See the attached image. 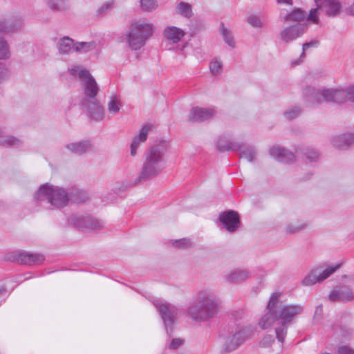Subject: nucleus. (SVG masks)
<instances>
[{
	"mask_svg": "<svg viewBox=\"0 0 354 354\" xmlns=\"http://www.w3.org/2000/svg\"><path fill=\"white\" fill-rule=\"evenodd\" d=\"M281 294L273 292L268 302V313L259 322L260 327L266 329L274 326L276 338L281 344L287 335L288 327L297 315L301 314L304 306L299 304L282 305L279 301Z\"/></svg>",
	"mask_w": 354,
	"mask_h": 354,
	"instance_id": "1",
	"label": "nucleus"
},
{
	"mask_svg": "<svg viewBox=\"0 0 354 354\" xmlns=\"http://www.w3.org/2000/svg\"><path fill=\"white\" fill-rule=\"evenodd\" d=\"M219 308L216 295L213 292L203 290L196 293L187 312L195 322H207L217 315Z\"/></svg>",
	"mask_w": 354,
	"mask_h": 354,
	"instance_id": "2",
	"label": "nucleus"
},
{
	"mask_svg": "<svg viewBox=\"0 0 354 354\" xmlns=\"http://www.w3.org/2000/svg\"><path fill=\"white\" fill-rule=\"evenodd\" d=\"M166 142L153 145L145 153L141 171L137 182L145 181L158 176L165 167Z\"/></svg>",
	"mask_w": 354,
	"mask_h": 354,
	"instance_id": "3",
	"label": "nucleus"
},
{
	"mask_svg": "<svg viewBox=\"0 0 354 354\" xmlns=\"http://www.w3.org/2000/svg\"><path fill=\"white\" fill-rule=\"evenodd\" d=\"M34 200L43 208L47 209L50 206L62 208L68 205L69 196L67 189L46 183L35 192Z\"/></svg>",
	"mask_w": 354,
	"mask_h": 354,
	"instance_id": "4",
	"label": "nucleus"
},
{
	"mask_svg": "<svg viewBox=\"0 0 354 354\" xmlns=\"http://www.w3.org/2000/svg\"><path fill=\"white\" fill-rule=\"evenodd\" d=\"M304 96L310 106H314L325 102L342 103L349 99V90L344 88L316 89L306 87L304 90Z\"/></svg>",
	"mask_w": 354,
	"mask_h": 354,
	"instance_id": "5",
	"label": "nucleus"
},
{
	"mask_svg": "<svg viewBox=\"0 0 354 354\" xmlns=\"http://www.w3.org/2000/svg\"><path fill=\"white\" fill-rule=\"evenodd\" d=\"M152 27L148 24H132L126 35L128 46L133 50L140 49L145 45L146 41L152 35Z\"/></svg>",
	"mask_w": 354,
	"mask_h": 354,
	"instance_id": "6",
	"label": "nucleus"
},
{
	"mask_svg": "<svg viewBox=\"0 0 354 354\" xmlns=\"http://www.w3.org/2000/svg\"><path fill=\"white\" fill-rule=\"evenodd\" d=\"M70 71L72 75L77 76L81 81V88L83 94L82 101L97 100L96 97L99 93L100 88L89 71L81 68L78 66H73Z\"/></svg>",
	"mask_w": 354,
	"mask_h": 354,
	"instance_id": "7",
	"label": "nucleus"
},
{
	"mask_svg": "<svg viewBox=\"0 0 354 354\" xmlns=\"http://www.w3.org/2000/svg\"><path fill=\"white\" fill-rule=\"evenodd\" d=\"M248 335L239 324L232 322L227 329V337L223 346L226 352L236 350L246 339Z\"/></svg>",
	"mask_w": 354,
	"mask_h": 354,
	"instance_id": "8",
	"label": "nucleus"
},
{
	"mask_svg": "<svg viewBox=\"0 0 354 354\" xmlns=\"http://www.w3.org/2000/svg\"><path fill=\"white\" fill-rule=\"evenodd\" d=\"M340 265L335 266H328L324 269L323 266L313 268L310 272L302 280L304 286H312L317 282H321L327 279L330 274L335 272Z\"/></svg>",
	"mask_w": 354,
	"mask_h": 354,
	"instance_id": "9",
	"label": "nucleus"
},
{
	"mask_svg": "<svg viewBox=\"0 0 354 354\" xmlns=\"http://www.w3.org/2000/svg\"><path fill=\"white\" fill-rule=\"evenodd\" d=\"M154 305L158 308V312L163 320L167 333L171 332L172 326L178 315V309L167 303H161L159 301H154Z\"/></svg>",
	"mask_w": 354,
	"mask_h": 354,
	"instance_id": "10",
	"label": "nucleus"
},
{
	"mask_svg": "<svg viewBox=\"0 0 354 354\" xmlns=\"http://www.w3.org/2000/svg\"><path fill=\"white\" fill-rule=\"evenodd\" d=\"M308 29V25L297 23L285 27L279 33L281 41L286 44L292 42L301 37Z\"/></svg>",
	"mask_w": 354,
	"mask_h": 354,
	"instance_id": "11",
	"label": "nucleus"
},
{
	"mask_svg": "<svg viewBox=\"0 0 354 354\" xmlns=\"http://www.w3.org/2000/svg\"><path fill=\"white\" fill-rule=\"evenodd\" d=\"M71 224L82 230L97 231L101 228L99 221L89 216L73 215L69 218Z\"/></svg>",
	"mask_w": 354,
	"mask_h": 354,
	"instance_id": "12",
	"label": "nucleus"
},
{
	"mask_svg": "<svg viewBox=\"0 0 354 354\" xmlns=\"http://www.w3.org/2000/svg\"><path fill=\"white\" fill-rule=\"evenodd\" d=\"M71 224L82 230L97 231L101 228L99 221L89 216L73 215L69 218Z\"/></svg>",
	"mask_w": 354,
	"mask_h": 354,
	"instance_id": "13",
	"label": "nucleus"
},
{
	"mask_svg": "<svg viewBox=\"0 0 354 354\" xmlns=\"http://www.w3.org/2000/svg\"><path fill=\"white\" fill-rule=\"evenodd\" d=\"M80 104L87 115L95 121L102 120L104 117V109L97 100L81 101Z\"/></svg>",
	"mask_w": 354,
	"mask_h": 354,
	"instance_id": "14",
	"label": "nucleus"
},
{
	"mask_svg": "<svg viewBox=\"0 0 354 354\" xmlns=\"http://www.w3.org/2000/svg\"><path fill=\"white\" fill-rule=\"evenodd\" d=\"M219 220L229 232H235L240 225L239 215L233 210L222 212L219 216Z\"/></svg>",
	"mask_w": 354,
	"mask_h": 354,
	"instance_id": "15",
	"label": "nucleus"
},
{
	"mask_svg": "<svg viewBox=\"0 0 354 354\" xmlns=\"http://www.w3.org/2000/svg\"><path fill=\"white\" fill-rule=\"evenodd\" d=\"M216 113L213 108H201L196 106L192 109L189 114V120L192 122H202L211 118Z\"/></svg>",
	"mask_w": 354,
	"mask_h": 354,
	"instance_id": "16",
	"label": "nucleus"
},
{
	"mask_svg": "<svg viewBox=\"0 0 354 354\" xmlns=\"http://www.w3.org/2000/svg\"><path fill=\"white\" fill-rule=\"evenodd\" d=\"M269 153L277 161L286 164L290 163L295 159V156L293 153L281 147H272L270 149Z\"/></svg>",
	"mask_w": 354,
	"mask_h": 354,
	"instance_id": "17",
	"label": "nucleus"
},
{
	"mask_svg": "<svg viewBox=\"0 0 354 354\" xmlns=\"http://www.w3.org/2000/svg\"><path fill=\"white\" fill-rule=\"evenodd\" d=\"M152 127V125L146 124L142 126L140 130L138 136L135 137L131 144V155L134 156L136 155L137 149L139 148L141 142H145L147 139V136Z\"/></svg>",
	"mask_w": 354,
	"mask_h": 354,
	"instance_id": "18",
	"label": "nucleus"
},
{
	"mask_svg": "<svg viewBox=\"0 0 354 354\" xmlns=\"http://www.w3.org/2000/svg\"><path fill=\"white\" fill-rule=\"evenodd\" d=\"M318 7L327 16L335 17L339 13L341 4L337 0H324Z\"/></svg>",
	"mask_w": 354,
	"mask_h": 354,
	"instance_id": "19",
	"label": "nucleus"
},
{
	"mask_svg": "<svg viewBox=\"0 0 354 354\" xmlns=\"http://www.w3.org/2000/svg\"><path fill=\"white\" fill-rule=\"evenodd\" d=\"M23 21L19 17L0 19V32L9 33L17 30L21 27Z\"/></svg>",
	"mask_w": 354,
	"mask_h": 354,
	"instance_id": "20",
	"label": "nucleus"
},
{
	"mask_svg": "<svg viewBox=\"0 0 354 354\" xmlns=\"http://www.w3.org/2000/svg\"><path fill=\"white\" fill-rule=\"evenodd\" d=\"M44 257L41 254L29 253L26 252H19L17 254V261L23 264L36 265L42 263Z\"/></svg>",
	"mask_w": 354,
	"mask_h": 354,
	"instance_id": "21",
	"label": "nucleus"
},
{
	"mask_svg": "<svg viewBox=\"0 0 354 354\" xmlns=\"http://www.w3.org/2000/svg\"><path fill=\"white\" fill-rule=\"evenodd\" d=\"M216 148L220 152L239 151L241 145L238 142H232L226 136H220L216 142Z\"/></svg>",
	"mask_w": 354,
	"mask_h": 354,
	"instance_id": "22",
	"label": "nucleus"
},
{
	"mask_svg": "<svg viewBox=\"0 0 354 354\" xmlns=\"http://www.w3.org/2000/svg\"><path fill=\"white\" fill-rule=\"evenodd\" d=\"M163 35L167 40L176 44L184 37L185 32L180 28L171 26L165 28Z\"/></svg>",
	"mask_w": 354,
	"mask_h": 354,
	"instance_id": "23",
	"label": "nucleus"
},
{
	"mask_svg": "<svg viewBox=\"0 0 354 354\" xmlns=\"http://www.w3.org/2000/svg\"><path fill=\"white\" fill-rule=\"evenodd\" d=\"M354 142V134H343L335 136L332 140L333 145L339 149H347Z\"/></svg>",
	"mask_w": 354,
	"mask_h": 354,
	"instance_id": "24",
	"label": "nucleus"
},
{
	"mask_svg": "<svg viewBox=\"0 0 354 354\" xmlns=\"http://www.w3.org/2000/svg\"><path fill=\"white\" fill-rule=\"evenodd\" d=\"M66 147L73 153L82 155L91 150V144L89 140H82L69 143L66 145Z\"/></svg>",
	"mask_w": 354,
	"mask_h": 354,
	"instance_id": "25",
	"label": "nucleus"
},
{
	"mask_svg": "<svg viewBox=\"0 0 354 354\" xmlns=\"http://www.w3.org/2000/svg\"><path fill=\"white\" fill-rule=\"evenodd\" d=\"M69 201L74 203H84L89 198L86 191L73 187L67 189Z\"/></svg>",
	"mask_w": 354,
	"mask_h": 354,
	"instance_id": "26",
	"label": "nucleus"
},
{
	"mask_svg": "<svg viewBox=\"0 0 354 354\" xmlns=\"http://www.w3.org/2000/svg\"><path fill=\"white\" fill-rule=\"evenodd\" d=\"M74 40L69 37H64L58 41L57 47L60 54L66 55L75 52Z\"/></svg>",
	"mask_w": 354,
	"mask_h": 354,
	"instance_id": "27",
	"label": "nucleus"
},
{
	"mask_svg": "<svg viewBox=\"0 0 354 354\" xmlns=\"http://www.w3.org/2000/svg\"><path fill=\"white\" fill-rule=\"evenodd\" d=\"M250 276L248 270L236 269L225 276V279L229 283H240L247 279Z\"/></svg>",
	"mask_w": 354,
	"mask_h": 354,
	"instance_id": "28",
	"label": "nucleus"
},
{
	"mask_svg": "<svg viewBox=\"0 0 354 354\" xmlns=\"http://www.w3.org/2000/svg\"><path fill=\"white\" fill-rule=\"evenodd\" d=\"M306 13L304 10L301 8H295L290 13H288L284 16L285 21H292L300 23L301 21L306 19Z\"/></svg>",
	"mask_w": 354,
	"mask_h": 354,
	"instance_id": "29",
	"label": "nucleus"
},
{
	"mask_svg": "<svg viewBox=\"0 0 354 354\" xmlns=\"http://www.w3.org/2000/svg\"><path fill=\"white\" fill-rule=\"evenodd\" d=\"M23 143L22 140L15 136H5L0 130V145L6 147H19Z\"/></svg>",
	"mask_w": 354,
	"mask_h": 354,
	"instance_id": "30",
	"label": "nucleus"
},
{
	"mask_svg": "<svg viewBox=\"0 0 354 354\" xmlns=\"http://www.w3.org/2000/svg\"><path fill=\"white\" fill-rule=\"evenodd\" d=\"M296 153L298 156L299 153L303 154L310 162H316L319 158L318 152L309 148L300 149L299 151L297 150Z\"/></svg>",
	"mask_w": 354,
	"mask_h": 354,
	"instance_id": "31",
	"label": "nucleus"
},
{
	"mask_svg": "<svg viewBox=\"0 0 354 354\" xmlns=\"http://www.w3.org/2000/svg\"><path fill=\"white\" fill-rule=\"evenodd\" d=\"M176 12L182 16L190 18L192 16V6L185 2H180L176 6Z\"/></svg>",
	"mask_w": 354,
	"mask_h": 354,
	"instance_id": "32",
	"label": "nucleus"
},
{
	"mask_svg": "<svg viewBox=\"0 0 354 354\" xmlns=\"http://www.w3.org/2000/svg\"><path fill=\"white\" fill-rule=\"evenodd\" d=\"M338 290L340 295V301L348 302L354 300V294L349 287L339 286Z\"/></svg>",
	"mask_w": 354,
	"mask_h": 354,
	"instance_id": "33",
	"label": "nucleus"
},
{
	"mask_svg": "<svg viewBox=\"0 0 354 354\" xmlns=\"http://www.w3.org/2000/svg\"><path fill=\"white\" fill-rule=\"evenodd\" d=\"M95 48L94 41L89 42H76L75 44V52L76 53H87Z\"/></svg>",
	"mask_w": 354,
	"mask_h": 354,
	"instance_id": "34",
	"label": "nucleus"
},
{
	"mask_svg": "<svg viewBox=\"0 0 354 354\" xmlns=\"http://www.w3.org/2000/svg\"><path fill=\"white\" fill-rule=\"evenodd\" d=\"M221 32L225 42L228 44L230 47H235V42L234 41V37L230 30L226 28L224 26V24H222L221 26Z\"/></svg>",
	"mask_w": 354,
	"mask_h": 354,
	"instance_id": "35",
	"label": "nucleus"
},
{
	"mask_svg": "<svg viewBox=\"0 0 354 354\" xmlns=\"http://www.w3.org/2000/svg\"><path fill=\"white\" fill-rule=\"evenodd\" d=\"M46 3L55 11H62L66 8V0H46Z\"/></svg>",
	"mask_w": 354,
	"mask_h": 354,
	"instance_id": "36",
	"label": "nucleus"
},
{
	"mask_svg": "<svg viewBox=\"0 0 354 354\" xmlns=\"http://www.w3.org/2000/svg\"><path fill=\"white\" fill-rule=\"evenodd\" d=\"M10 56L9 46L5 39L0 38V59L8 58Z\"/></svg>",
	"mask_w": 354,
	"mask_h": 354,
	"instance_id": "37",
	"label": "nucleus"
},
{
	"mask_svg": "<svg viewBox=\"0 0 354 354\" xmlns=\"http://www.w3.org/2000/svg\"><path fill=\"white\" fill-rule=\"evenodd\" d=\"M256 151L254 147H248L244 149L241 153V157L245 158L249 162H252L254 160Z\"/></svg>",
	"mask_w": 354,
	"mask_h": 354,
	"instance_id": "38",
	"label": "nucleus"
},
{
	"mask_svg": "<svg viewBox=\"0 0 354 354\" xmlns=\"http://www.w3.org/2000/svg\"><path fill=\"white\" fill-rule=\"evenodd\" d=\"M174 245L177 248H189L192 246V242L190 239L183 238L179 240H176Z\"/></svg>",
	"mask_w": 354,
	"mask_h": 354,
	"instance_id": "39",
	"label": "nucleus"
},
{
	"mask_svg": "<svg viewBox=\"0 0 354 354\" xmlns=\"http://www.w3.org/2000/svg\"><path fill=\"white\" fill-rule=\"evenodd\" d=\"M319 10V7L312 8L309 12V14L306 17L307 21H311L315 24H318L319 23V18L317 14Z\"/></svg>",
	"mask_w": 354,
	"mask_h": 354,
	"instance_id": "40",
	"label": "nucleus"
},
{
	"mask_svg": "<svg viewBox=\"0 0 354 354\" xmlns=\"http://www.w3.org/2000/svg\"><path fill=\"white\" fill-rule=\"evenodd\" d=\"M301 113V109L299 106H295L284 112L285 118L288 120H292L297 118Z\"/></svg>",
	"mask_w": 354,
	"mask_h": 354,
	"instance_id": "41",
	"label": "nucleus"
},
{
	"mask_svg": "<svg viewBox=\"0 0 354 354\" xmlns=\"http://www.w3.org/2000/svg\"><path fill=\"white\" fill-rule=\"evenodd\" d=\"M247 21L254 28H261L263 26L261 17L257 15L249 16L247 19Z\"/></svg>",
	"mask_w": 354,
	"mask_h": 354,
	"instance_id": "42",
	"label": "nucleus"
},
{
	"mask_svg": "<svg viewBox=\"0 0 354 354\" xmlns=\"http://www.w3.org/2000/svg\"><path fill=\"white\" fill-rule=\"evenodd\" d=\"M141 7L144 10L151 11L156 8L155 0H140Z\"/></svg>",
	"mask_w": 354,
	"mask_h": 354,
	"instance_id": "43",
	"label": "nucleus"
},
{
	"mask_svg": "<svg viewBox=\"0 0 354 354\" xmlns=\"http://www.w3.org/2000/svg\"><path fill=\"white\" fill-rule=\"evenodd\" d=\"M245 313L243 310H240L238 311H234L231 313V321L229 322L228 324H230L232 322H235V320H237L239 319H241L243 317ZM229 328V325L227 326V329L224 328V330H226V334H223V335H225L226 337H227V329Z\"/></svg>",
	"mask_w": 354,
	"mask_h": 354,
	"instance_id": "44",
	"label": "nucleus"
},
{
	"mask_svg": "<svg viewBox=\"0 0 354 354\" xmlns=\"http://www.w3.org/2000/svg\"><path fill=\"white\" fill-rule=\"evenodd\" d=\"M222 62L217 59L211 62L209 64V69L211 72L214 74L219 73V71L222 68Z\"/></svg>",
	"mask_w": 354,
	"mask_h": 354,
	"instance_id": "45",
	"label": "nucleus"
},
{
	"mask_svg": "<svg viewBox=\"0 0 354 354\" xmlns=\"http://www.w3.org/2000/svg\"><path fill=\"white\" fill-rule=\"evenodd\" d=\"M9 77V71L6 65L0 62V83L7 80Z\"/></svg>",
	"mask_w": 354,
	"mask_h": 354,
	"instance_id": "46",
	"label": "nucleus"
},
{
	"mask_svg": "<svg viewBox=\"0 0 354 354\" xmlns=\"http://www.w3.org/2000/svg\"><path fill=\"white\" fill-rule=\"evenodd\" d=\"M274 339L271 335H267L260 342V345L263 347H269L274 342Z\"/></svg>",
	"mask_w": 354,
	"mask_h": 354,
	"instance_id": "47",
	"label": "nucleus"
},
{
	"mask_svg": "<svg viewBox=\"0 0 354 354\" xmlns=\"http://www.w3.org/2000/svg\"><path fill=\"white\" fill-rule=\"evenodd\" d=\"M319 44L318 41H311L309 42H306L302 45V53L301 54V57H305V51L310 47L317 46Z\"/></svg>",
	"mask_w": 354,
	"mask_h": 354,
	"instance_id": "48",
	"label": "nucleus"
},
{
	"mask_svg": "<svg viewBox=\"0 0 354 354\" xmlns=\"http://www.w3.org/2000/svg\"><path fill=\"white\" fill-rule=\"evenodd\" d=\"M121 105L116 96L112 95V113H118L120 111Z\"/></svg>",
	"mask_w": 354,
	"mask_h": 354,
	"instance_id": "49",
	"label": "nucleus"
},
{
	"mask_svg": "<svg viewBox=\"0 0 354 354\" xmlns=\"http://www.w3.org/2000/svg\"><path fill=\"white\" fill-rule=\"evenodd\" d=\"M328 299L331 301H340V295L338 288L335 289L330 292Z\"/></svg>",
	"mask_w": 354,
	"mask_h": 354,
	"instance_id": "50",
	"label": "nucleus"
},
{
	"mask_svg": "<svg viewBox=\"0 0 354 354\" xmlns=\"http://www.w3.org/2000/svg\"><path fill=\"white\" fill-rule=\"evenodd\" d=\"M306 225H299L297 226H293V225H288L286 227V232L288 233H295L297 232H299L301 230H303L305 227Z\"/></svg>",
	"mask_w": 354,
	"mask_h": 354,
	"instance_id": "51",
	"label": "nucleus"
},
{
	"mask_svg": "<svg viewBox=\"0 0 354 354\" xmlns=\"http://www.w3.org/2000/svg\"><path fill=\"white\" fill-rule=\"evenodd\" d=\"M183 343V339L176 338L173 339L169 344V348L171 349H177Z\"/></svg>",
	"mask_w": 354,
	"mask_h": 354,
	"instance_id": "52",
	"label": "nucleus"
},
{
	"mask_svg": "<svg viewBox=\"0 0 354 354\" xmlns=\"http://www.w3.org/2000/svg\"><path fill=\"white\" fill-rule=\"evenodd\" d=\"M337 354H354V350L346 346H343L338 348Z\"/></svg>",
	"mask_w": 354,
	"mask_h": 354,
	"instance_id": "53",
	"label": "nucleus"
},
{
	"mask_svg": "<svg viewBox=\"0 0 354 354\" xmlns=\"http://www.w3.org/2000/svg\"><path fill=\"white\" fill-rule=\"evenodd\" d=\"M110 4L109 3H104L100 8H99L97 10V13L98 15H102L104 12H107L109 9Z\"/></svg>",
	"mask_w": 354,
	"mask_h": 354,
	"instance_id": "54",
	"label": "nucleus"
},
{
	"mask_svg": "<svg viewBox=\"0 0 354 354\" xmlns=\"http://www.w3.org/2000/svg\"><path fill=\"white\" fill-rule=\"evenodd\" d=\"M349 90V100L354 102V85H351L348 87Z\"/></svg>",
	"mask_w": 354,
	"mask_h": 354,
	"instance_id": "55",
	"label": "nucleus"
},
{
	"mask_svg": "<svg viewBox=\"0 0 354 354\" xmlns=\"http://www.w3.org/2000/svg\"><path fill=\"white\" fill-rule=\"evenodd\" d=\"M347 14L351 16H354V3L346 9Z\"/></svg>",
	"mask_w": 354,
	"mask_h": 354,
	"instance_id": "56",
	"label": "nucleus"
},
{
	"mask_svg": "<svg viewBox=\"0 0 354 354\" xmlns=\"http://www.w3.org/2000/svg\"><path fill=\"white\" fill-rule=\"evenodd\" d=\"M304 57H299V59L292 61L291 63L292 66H296L301 64Z\"/></svg>",
	"mask_w": 354,
	"mask_h": 354,
	"instance_id": "57",
	"label": "nucleus"
},
{
	"mask_svg": "<svg viewBox=\"0 0 354 354\" xmlns=\"http://www.w3.org/2000/svg\"><path fill=\"white\" fill-rule=\"evenodd\" d=\"M292 0H277L278 3H290Z\"/></svg>",
	"mask_w": 354,
	"mask_h": 354,
	"instance_id": "58",
	"label": "nucleus"
},
{
	"mask_svg": "<svg viewBox=\"0 0 354 354\" xmlns=\"http://www.w3.org/2000/svg\"><path fill=\"white\" fill-rule=\"evenodd\" d=\"M128 187V185L127 184L123 185L121 187L119 188L120 190L124 191Z\"/></svg>",
	"mask_w": 354,
	"mask_h": 354,
	"instance_id": "59",
	"label": "nucleus"
},
{
	"mask_svg": "<svg viewBox=\"0 0 354 354\" xmlns=\"http://www.w3.org/2000/svg\"><path fill=\"white\" fill-rule=\"evenodd\" d=\"M322 0H315V2L317 5V8H318V6H320L322 3H319V1H322Z\"/></svg>",
	"mask_w": 354,
	"mask_h": 354,
	"instance_id": "60",
	"label": "nucleus"
},
{
	"mask_svg": "<svg viewBox=\"0 0 354 354\" xmlns=\"http://www.w3.org/2000/svg\"><path fill=\"white\" fill-rule=\"evenodd\" d=\"M348 278L350 279V281H350V283H353V282H354V277H349Z\"/></svg>",
	"mask_w": 354,
	"mask_h": 354,
	"instance_id": "61",
	"label": "nucleus"
},
{
	"mask_svg": "<svg viewBox=\"0 0 354 354\" xmlns=\"http://www.w3.org/2000/svg\"><path fill=\"white\" fill-rule=\"evenodd\" d=\"M109 109H111V101L108 102Z\"/></svg>",
	"mask_w": 354,
	"mask_h": 354,
	"instance_id": "62",
	"label": "nucleus"
},
{
	"mask_svg": "<svg viewBox=\"0 0 354 354\" xmlns=\"http://www.w3.org/2000/svg\"><path fill=\"white\" fill-rule=\"evenodd\" d=\"M5 292V290L4 289H1L0 290V292Z\"/></svg>",
	"mask_w": 354,
	"mask_h": 354,
	"instance_id": "63",
	"label": "nucleus"
},
{
	"mask_svg": "<svg viewBox=\"0 0 354 354\" xmlns=\"http://www.w3.org/2000/svg\"><path fill=\"white\" fill-rule=\"evenodd\" d=\"M321 354H330V353H321Z\"/></svg>",
	"mask_w": 354,
	"mask_h": 354,
	"instance_id": "64",
	"label": "nucleus"
}]
</instances>
